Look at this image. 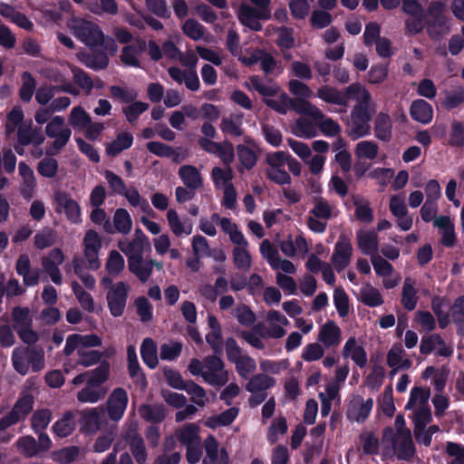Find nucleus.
Returning a JSON list of instances; mask_svg holds the SVG:
<instances>
[{"label":"nucleus","mask_w":464,"mask_h":464,"mask_svg":"<svg viewBox=\"0 0 464 464\" xmlns=\"http://www.w3.org/2000/svg\"><path fill=\"white\" fill-rule=\"evenodd\" d=\"M125 268V261L123 256L117 250H111L109 252L105 269L111 276H119Z\"/></svg>","instance_id":"338daca9"},{"label":"nucleus","mask_w":464,"mask_h":464,"mask_svg":"<svg viewBox=\"0 0 464 464\" xmlns=\"http://www.w3.org/2000/svg\"><path fill=\"white\" fill-rule=\"evenodd\" d=\"M450 373V369L446 366L440 368H435L433 366H428L422 372V378L428 380L432 378V384L435 390L441 392L445 388L447 379Z\"/></svg>","instance_id":"c03bdc74"},{"label":"nucleus","mask_w":464,"mask_h":464,"mask_svg":"<svg viewBox=\"0 0 464 464\" xmlns=\"http://www.w3.org/2000/svg\"><path fill=\"white\" fill-rule=\"evenodd\" d=\"M177 440L184 446L200 444L199 426L195 423H186L175 430Z\"/></svg>","instance_id":"79ce46f5"},{"label":"nucleus","mask_w":464,"mask_h":464,"mask_svg":"<svg viewBox=\"0 0 464 464\" xmlns=\"http://www.w3.org/2000/svg\"><path fill=\"white\" fill-rule=\"evenodd\" d=\"M140 353L143 362L151 369L158 365L157 346L153 340L146 338L141 344Z\"/></svg>","instance_id":"774afa93"},{"label":"nucleus","mask_w":464,"mask_h":464,"mask_svg":"<svg viewBox=\"0 0 464 464\" xmlns=\"http://www.w3.org/2000/svg\"><path fill=\"white\" fill-rule=\"evenodd\" d=\"M353 250L350 237L345 234H341L331 257L332 265L338 272L343 271L350 265Z\"/></svg>","instance_id":"f3484780"},{"label":"nucleus","mask_w":464,"mask_h":464,"mask_svg":"<svg viewBox=\"0 0 464 464\" xmlns=\"http://www.w3.org/2000/svg\"><path fill=\"white\" fill-rule=\"evenodd\" d=\"M21 87L19 90V96L22 101L28 102L31 101L34 92H36V80L35 78L28 72H24L21 76Z\"/></svg>","instance_id":"69168bd1"},{"label":"nucleus","mask_w":464,"mask_h":464,"mask_svg":"<svg viewBox=\"0 0 464 464\" xmlns=\"http://www.w3.org/2000/svg\"><path fill=\"white\" fill-rule=\"evenodd\" d=\"M18 142L21 145L32 144L34 147L41 146L44 141V136L38 130L32 129V122L21 125L17 131Z\"/></svg>","instance_id":"37998d69"},{"label":"nucleus","mask_w":464,"mask_h":464,"mask_svg":"<svg viewBox=\"0 0 464 464\" xmlns=\"http://www.w3.org/2000/svg\"><path fill=\"white\" fill-rule=\"evenodd\" d=\"M278 247L287 257L304 256L309 252L308 243L303 235H297L295 237L288 235L278 243Z\"/></svg>","instance_id":"393cba45"},{"label":"nucleus","mask_w":464,"mask_h":464,"mask_svg":"<svg viewBox=\"0 0 464 464\" xmlns=\"http://www.w3.org/2000/svg\"><path fill=\"white\" fill-rule=\"evenodd\" d=\"M53 413L48 409L36 410L31 417V427L36 434L45 433L44 430L50 424Z\"/></svg>","instance_id":"5fc2aeb1"},{"label":"nucleus","mask_w":464,"mask_h":464,"mask_svg":"<svg viewBox=\"0 0 464 464\" xmlns=\"http://www.w3.org/2000/svg\"><path fill=\"white\" fill-rule=\"evenodd\" d=\"M356 244L361 252L371 257L378 255L379 240L376 232L360 229L356 232Z\"/></svg>","instance_id":"2f4dec72"},{"label":"nucleus","mask_w":464,"mask_h":464,"mask_svg":"<svg viewBox=\"0 0 464 464\" xmlns=\"http://www.w3.org/2000/svg\"><path fill=\"white\" fill-rule=\"evenodd\" d=\"M18 173L22 179L20 193L24 198L30 199L33 198L37 186L34 170L25 162L21 161L18 164Z\"/></svg>","instance_id":"f704fd0d"},{"label":"nucleus","mask_w":464,"mask_h":464,"mask_svg":"<svg viewBox=\"0 0 464 464\" xmlns=\"http://www.w3.org/2000/svg\"><path fill=\"white\" fill-rule=\"evenodd\" d=\"M317 340L324 348H336L342 342V330L334 321L329 320L320 326Z\"/></svg>","instance_id":"a878e982"},{"label":"nucleus","mask_w":464,"mask_h":464,"mask_svg":"<svg viewBox=\"0 0 464 464\" xmlns=\"http://www.w3.org/2000/svg\"><path fill=\"white\" fill-rule=\"evenodd\" d=\"M56 92H63L73 96L80 94L79 89L73 86L72 82H65L61 86H41L35 92V100L41 106H44L53 101Z\"/></svg>","instance_id":"c756f323"},{"label":"nucleus","mask_w":464,"mask_h":464,"mask_svg":"<svg viewBox=\"0 0 464 464\" xmlns=\"http://www.w3.org/2000/svg\"><path fill=\"white\" fill-rule=\"evenodd\" d=\"M347 93L356 104L346 121V132L353 140H358L370 133V122L377 111V104L368 89L360 82L350 84Z\"/></svg>","instance_id":"f257e3e1"},{"label":"nucleus","mask_w":464,"mask_h":464,"mask_svg":"<svg viewBox=\"0 0 464 464\" xmlns=\"http://www.w3.org/2000/svg\"><path fill=\"white\" fill-rule=\"evenodd\" d=\"M371 262L372 264L375 273L379 276L383 277V285L385 288L390 289L396 286L399 284V276L396 278H388L392 274L393 267L387 260H385L381 256L376 255L371 257Z\"/></svg>","instance_id":"e433bc0d"},{"label":"nucleus","mask_w":464,"mask_h":464,"mask_svg":"<svg viewBox=\"0 0 464 464\" xmlns=\"http://www.w3.org/2000/svg\"><path fill=\"white\" fill-rule=\"evenodd\" d=\"M167 220L171 232L176 237L188 236L192 233L193 225L188 218L181 219L175 209H169Z\"/></svg>","instance_id":"a19ab883"},{"label":"nucleus","mask_w":464,"mask_h":464,"mask_svg":"<svg viewBox=\"0 0 464 464\" xmlns=\"http://www.w3.org/2000/svg\"><path fill=\"white\" fill-rule=\"evenodd\" d=\"M353 204L355 208L354 216L362 223L370 224L373 221V210L367 199L361 196L353 197Z\"/></svg>","instance_id":"de8ad7c7"},{"label":"nucleus","mask_w":464,"mask_h":464,"mask_svg":"<svg viewBox=\"0 0 464 464\" xmlns=\"http://www.w3.org/2000/svg\"><path fill=\"white\" fill-rule=\"evenodd\" d=\"M242 123L243 114L235 113L223 117L219 128L227 135L238 137L243 134Z\"/></svg>","instance_id":"49530a36"},{"label":"nucleus","mask_w":464,"mask_h":464,"mask_svg":"<svg viewBox=\"0 0 464 464\" xmlns=\"http://www.w3.org/2000/svg\"><path fill=\"white\" fill-rule=\"evenodd\" d=\"M188 370L193 376L201 377L206 383L215 387H222L229 380V372L218 355L207 356L202 361L193 358Z\"/></svg>","instance_id":"f03ea898"},{"label":"nucleus","mask_w":464,"mask_h":464,"mask_svg":"<svg viewBox=\"0 0 464 464\" xmlns=\"http://www.w3.org/2000/svg\"><path fill=\"white\" fill-rule=\"evenodd\" d=\"M276 383V379L266 373L251 376L245 386L246 391L251 393L248 400L249 405L256 407L262 403L266 398V391L274 387Z\"/></svg>","instance_id":"9b49d317"},{"label":"nucleus","mask_w":464,"mask_h":464,"mask_svg":"<svg viewBox=\"0 0 464 464\" xmlns=\"http://www.w3.org/2000/svg\"><path fill=\"white\" fill-rule=\"evenodd\" d=\"M336 216L335 208L326 199L317 198L307 217V227L314 233H324L327 221Z\"/></svg>","instance_id":"423d86ee"},{"label":"nucleus","mask_w":464,"mask_h":464,"mask_svg":"<svg viewBox=\"0 0 464 464\" xmlns=\"http://www.w3.org/2000/svg\"><path fill=\"white\" fill-rule=\"evenodd\" d=\"M102 345V339L96 334H71L66 338L64 353L71 355L74 352L78 355V363L89 367L97 363L102 353L99 351L92 350V347Z\"/></svg>","instance_id":"7ed1b4c3"},{"label":"nucleus","mask_w":464,"mask_h":464,"mask_svg":"<svg viewBox=\"0 0 464 464\" xmlns=\"http://www.w3.org/2000/svg\"><path fill=\"white\" fill-rule=\"evenodd\" d=\"M292 132L299 138L311 139L317 135V128L310 120L299 118L292 125Z\"/></svg>","instance_id":"13d9d810"},{"label":"nucleus","mask_w":464,"mask_h":464,"mask_svg":"<svg viewBox=\"0 0 464 464\" xmlns=\"http://www.w3.org/2000/svg\"><path fill=\"white\" fill-rule=\"evenodd\" d=\"M387 365L392 369V372L408 370L412 362L401 344L396 343L388 351L386 356Z\"/></svg>","instance_id":"7c9ffc66"},{"label":"nucleus","mask_w":464,"mask_h":464,"mask_svg":"<svg viewBox=\"0 0 464 464\" xmlns=\"http://www.w3.org/2000/svg\"><path fill=\"white\" fill-rule=\"evenodd\" d=\"M372 406V399L364 400L361 395H353L347 406V418L356 422H362L368 418Z\"/></svg>","instance_id":"4be33fe9"},{"label":"nucleus","mask_w":464,"mask_h":464,"mask_svg":"<svg viewBox=\"0 0 464 464\" xmlns=\"http://www.w3.org/2000/svg\"><path fill=\"white\" fill-rule=\"evenodd\" d=\"M237 17L244 26L253 31H260L262 29L260 20L268 19L270 12L266 8H256L248 4H242L237 12Z\"/></svg>","instance_id":"a211bd4d"},{"label":"nucleus","mask_w":464,"mask_h":464,"mask_svg":"<svg viewBox=\"0 0 464 464\" xmlns=\"http://www.w3.org/2000/svg\"><path fill=\"white\" fill-rule=\"evenodd\" d=\"M37 391L31 381H27L11 412L19 420H24L33 410Z\"/></svg>","instance_id":"6ab92c4d"},{"label":"nucleus","mask_w":464,"mask_h":464,"mask_svg":"<svg viewBox=\"0 0 464 464\" xmlns=\"http://www.w3.org/2000/svg\"><path fill=\"white\" fill-rule=\"evenodd\" d=\"M206 457L203 464H228V454L225 449H218L217 440L208 436L204 441Z\"/></svg>","instance_id":"473e14b6"},{"label":"nucleus","mask_w":464,"mask_h":464,"mask_svg":"<svg viewBox=\"0 0 464 464\" xmlns=\"http://www.w3.org/2000/svg\"><path fill=\"white\" fill-rule=\"evenodd\" d=\"M235 246L232 250V257L235 266L243 271L247 272L252 266V257L248 251V242L246 238H242L238 242L234 243Z\"/></svg>","instance_id":"c9c22d12"},{"label":"nucleus","mask_w":464,"mask_h":464,"mask_svg":"<svg viewBox=\"0 0 464 464\" xmlns=\"http://www.w3.org/2000/svg\"><path fill=\"white\" fill-rule=\"evenodd\" d=\"M147 246H149L148 239L140 229L136 230L135 237L131 240L123 239L118 242V247L127 256L128 263L130 259L134 260L142 256Z\"/></svg>","instance_id":"412c9836"},{"label":"nucleus","mask_w":464,"mask_h":464,"mask_svg":"<svg viewBox=\"0 0 464 464\" xmlns=\"http://www.w3.org/2000/svg\"><path fill=\"white\" fill-rule=\"evenodd\" d=\"M179 178L183 185L190 189H198L203 187V178L200 170L193 165H183L179 169Z\"/></svg>","instance_id":"58836bf2"},{"label":"nucleus","mask_w":464,"mask_h":464,"mask_svg":"<svg viewBox=\"0 0 464 464\" xmlns=\"http://www.w3.org/2000/svg\"><path fill=\"white\" fill-rule=\"evenodd\" d=\"M434 227H437L441 236V244L445 246H453L456 243V233L454 224L448 216H440L434 219Z\"/></svg>","instance_id":"ea45409f"},{"label":"nucleus","mask_w":464,"mask_h":464,"mask_svg":"<svg viewBox=\"0 0 464 464\" xmlns=\"http://www.w3.org/2000/svg\"><path fill=\"white\" fill-rule=\"evenodd\" d=\"M418 301L417 291L415 288V281L410 277H406L401 291V304L403 307L409 311L416 307Z\"/></svg>","instance_id":"864d4df0"},{"label":"nucleus","mask_w":464,"mask_h":464,"mask_svg":"<svg viewBox=\"0 0 464 464\" xmlns=\"http://www.w3.org/2000/svg\"><path fill=\"white\" fill-rule=\"evenodd\" d=\"M90 114L82 107L74 106L68 116L69 124L74 129L82 130L91 122Z\"/></svg>","instance_id":"e2e57ef3"},{"label":"nucleus","mask_w":464,"mask_h":464,"mask_svg":"<svg viewBox=\"0 0 464 464\" xmlns=\"http://www.w3.org/2000/svg\"><path fill=\"white\" fill-rule=\"evenodd\" d=\"M321 132L326 137H336L342 132L341 125L333 120L332 118L326 117L322 111V117L315 118L314 120Z\"/></svg>","instance_id":"0e129e2a"},{"label":"nucleus","mask_w":464,"mask_h":464,"mask_svg":"<svg viewBox=\"0 0 464 464\" xmlns=\"http://www.w3.org/2000/svg\"><path fill=\"white\" fill-rule=\"evenodd\" d=\"M102 246V237L92 229L87 230L82 239L83 256L89 268L92 270H97L101 267L99 254Z\"/></svg>","instance_id":"4468645a"},{"label":"nucleus","mask_w":464,"mask_h":464,"mask_svg":"<svg viewBox=\"0 0 464 464\" xmlns=\"http://www.w3.org/2000/svg\"><path fill=\"white\" fill-rule=\"evenodd\" d=\"M12 364L15 372L25 375L30 370L39 372L44 368V353L41 348L17 346L12 353Z\"/></svg>","instance_id":"20e7f679"},{"label":"nucleus","mask_w":464,"mask_h":464,"mask_svg":"<svg viewBox=\"0 0 464 464\" xmlns=\"http://www.w3.org/2000/svg\"><path fill=\"white\" fill-rule=\"evenodd\" d=\"M54 209L59 214H64L72 224L78 225L82 222V210L79 203L67 192L58 190L53 197Z\"/></svg>","instance_id":"f8f14e48"},{"label":"nucleus","mask_w":464,"mask_h":464,"mask_svg":"<svg viewBox=\"0 0 464 464\" xmlns=\"http://www.w3.org/2000/svg\"><path fill=\"white\" fill-rule=\"evenodd\" d=\"M383 442L392 447V452L401 459H411L415 452L411 432L394 435V430L387 428L383 431Z\"/></svg>","instance_id":"9d476101"},{"label":"nucleus","mask_w":464,"mask_h":464,"mask_svg":"<svg viewBox=\"0 0 464 464\" xmlns=\"http://www.w3.org/2000/svg\"><path fill=\"white\" fill-rule=\"evenodd\" d=\"M245 85L248 90L256 91L266 98L275 96L279 91L277 85L266 83L258 76H251Z\"/></svg>","instance_id":"603ef678"},{"label":"nucleus","mask_w":464,"mask_h":464,"mask_svg":"<svg viewBox=\"0 0 464 464\" xmlns=\"http://www.w3.org/2000/svg\"><path fill=\"white\" fill-rule=\"evenodd\" d=\"M234 170L230 166H216L211 169V179L218 189L233 186Z\"/></svg>","instance_id":"a18cd8bd"},{"label":"nucleus","mask_w":464,"mask_h":464,"mask_svg":"<svg viewBox=\"0 0 464 464\" xmlns=\"http://www.w3.org/2000/svg\"><path fill=\"white\" fill-rule=\"evenodd\" d=\"M316 96L322 101L335 105L347 106L352 97L347 93V88L344 92H341L336 88L330 85H324L320 87L316 92Z\"/></svg>","instance_id":"4c0bfd02"},{"label":"nucleus","mask_w":464,"mask_h":464,"mask_svg":"<svg viewBox=\"0 0 464 464\" xmlns=\"http://www.w3.org/2000/svg\"><path fill=\"white\" fill-rule=\"evenodd\" d=\"M349 372L350 369L348 365H339L335 369L334 382L326 385L324 392L319 393V399L321 401V414L323 417L329 415L332 409V402L335 399L339 398V391L345 382Z\"/></svg>","instance_id":"6e6552de"},{"label":"nucleus","mask_w":464,"mask_h":464,"mask_svg":"<svg viewBox=\"0 0 464 464\" xmlns=\"http://www.w3.org/2000/svg\"><path fill=\"white\" fill-rule=\"evenodd\" d=\"M154 267L160 271L162 269V263L151 258L143 259L142 256L134 260L130 259L128 263L129 270L142 283L149 280Z\"/></svg>","instance_id":"bb28decb"},{"label":"nucleus","mask_w":464,"mask_h":464,"mask_svg":"<svg viewBox=\"0 0 464 464\" xmlns=\"http://www.w3.org/2000/svg\"><path fill=\"white\" fill-rule=\"evenodd\" d=\"M102 410L98 408L92 409L82 413V429L89 433L96 432L101 428V417Z\"/></svg>","instance_id":"680f3d73"},{"label":"nucleus","mask_w":464,"mask_h":464,"mask_svg":"<svg viewBox=\"0 0 464 464\" xmlns=\"http://www.w3.org/2000/svg\"><path fill=\"white\" fill-rule=\"evenodd\" d=\"M70 27L76 37L90 47H98L104 43V34L100 27L90 21L76 18L72 20Z\"/></svg>","instance_id":"1a4fd4ad"},{"label":"nucleus","mask_w":464,"mask_h":464,"mask_svg":"<svg viewBox=\"0 0 464 464\" xmlns=\"http://www.w3.org/2000/svg\"><path fill=\"white\" fill-rule=\"evenodd\" d=\"M133 142V137L129 132H121L116 139L106 147V152L109 156L114 157L122 150L129 149Z\"/></svg>","instance_id":"4d7b16f0"},{"label":"nucleus","mask_w":464,"mask_h":464,"mask_svg":"<svg viewBox=\"0 0 464 464\" xmlns=\"http://www.w3.org/2000/svg\"><path fill=\"white\" fill-rule=\"evenodd\" d=\"M392 123L390 115L380 111L374 120L375 136L382 140H388L392 136Z\"/></svg>","instance_id":"8fccbe9b"},{"label":"nucleus","mask_w":464,"mask_h":464,"mask_svg":"<svg viewBox=\"0 0 464 464\" xmlns=\"http://www.w3.org/2000/svg\"><path fill=\"white\" fill-rule=\"evenodd\" d=\"M52 446L53 442L46 433H40L37 440L31 435H24L15 442L17 451L26 458H33L41 452L48 451Z\"/></svg>","instance_id":"ddd939ff"},{"label":"nucleus","mask_w":464,"mask_h":464,"mask_svg":"<svg viewBox=\"0 0 464 464\" xmlns=\"http://www.w3.org/2000/svg\"><path fill=\"white\" fill-rule=\"evenodd\" d=\"M430 391L429 388L413 387L411 391L409 401L405 408L413 414V420H431V411L429 405Z\"/></svg>","instance_id":"0eeeda50"},{"label":"nucleus","mask_w":464,"mask_h":464,"mask_svg":"<svg viewBox=\"0 0 464 464\" xmlns=\"http://www.w3.org/2000/svg\"><path fill=\"white\" fill-rule=\"evenodd\" d=\"M342 356L351 359L358 367L363 368L367 364V353L362 343L355 336H350L343 344Z\"/></svg>","instance_id":"b1692460"},{"label":"nucleus","mask_w":464,"mask_h":464,"mask_svg":"<svg viewBox=\"0 0 464 464\" xmlns=\"http://www.w3.org/2000/svg\"><path fill=\"white\" fill-rule=\"evenodd\" d=\"M267 328L264 327L261 336L264 339H281L286 334L285 327L288 326L290 322L285 314L277 310H269L266 314Z\"/></svg>","instance_id":"dca6fc26"},{"label":"nucleus","mask_w":464,"mask_h":464,"mask_svg":"<svg viewBox=\"0 0 464 464\" xmlns=\"http://www.w3.org/2000/svg\"><path fill=\"white\" fill-rule=\"evenodd\" d=\"M129 285L124 282H118L111 286L107 294V302L111 314L121 316L125 309Z\"/></svg>","instance_id":"aec40b11"},{"label":"nucleus","mask_w":464,"mask_h":464,"mask_svg":"<svg viewBox=\"0 0 464 464\" xmlns=\"http://www.w3.org/2000/svg\"><path fill=\"white\" fill-rule=\"evenodd\" d=\"M128 401V394L122 388L112 391L107 401L108 412L112 420L117 421L122 418Z\"/></svg>","instance_id":"cd10ccee"},{"label":"nucleus","mask_w":464,"mask_h":464,"mask_svg":"<svg viewBox=\"0 0 464 464\" xmlns=\"http://www.w3.org/2000/svg\"><path fill=\"white\" fill-rule=\"evenodd\" d=\"M44 133L52 140L46 147L45 154L55 156L68 144L72 132L64 118L55 115L45 125Z\"/></svg>","instance_id":"39448f33"},{"label":"nucleus","mask_w":464,"mask_h":464,"mask_svg":"<svg viewBox=\"0 0 464 464\" xmlns=\"http://www.w3.org/2000/svg\"><path fill=\"white\" fill-rule=\"evenodd\" d=\"M75 425L74 414L72 411H67L54 422L52 430L56 436L65 438L73 432Z\"/></svg>","instance_id":"09e8293b"},{"label":"nucleus","mask_w":464,"mask_h":464,"mask_svg":"<svg viewBox=\"0 0 464 464\" xmlns=\"http://www.w3.org/2000/svg\"><path fill=\"white\" fill-rule=\"evenodd\" d=\"M360 301L367 306L375 307L383 304V298L378 289L367 284L360 290Z\"/></svg>","instance_id":"052dcab7"},{"label":"nucleus","mask_w":464,"mask_h":464,"mask_svg":"<svg viewBox=\"0 0 464 464\" xmlns=\"http://www.w3.org/2000/svg\"><path fill=\"white\" fill-rule=\"evenodd\" d=\"M106 390L92 384H86L77 394V399L82 403H95L104 398Z\"/></svg>","instance_id":"bf43d9fd"},{"label":"nucleus","mask_w":464,"mask_h":464,"mask_svg":"<svg viewBox=\"0 0 464 464\" xmlns=\"http://www.w3.org/2000/svg\"><path fill=\"white\" fill-rule=\"evenodd\" d=\"M411 115L415 121L427 124L432 120V107L426 101L417 100L411 106Z\"/></svg>","instance_id":"3c124183"},{"label":"nucleus","mask_w":464,"mask_h":464,"mask_svg":"<svg viewBox=\"0 0 464 464\" xmlns=\"http://www.w3.org/2000/svg\"><path fill=\"white\" fill-rule=\"evenodd\" d=\"M420 352L422 354L435 353L439 356L448 357L451 355L453 350L439 334H431L421 338Z\"/></svg>","instance_id":"c85d7f7f"},{"label":"nucleus","mask_w":464,"mask_h":464,"mask_svg":"<svg viewBox=\"0 0 464 464\" xmlns=\"http://www.w3.org/2000/svg\"><path fill=\"white\" fill-rule=\"evenodd\" d=\"M146 48V44L143 40H136L133 44H129L121 50L120 55L121 62L125 66L140 68V55Z\"/></svg>","instance_id":"72a5a7b5"},{"label":"nucleus","mask_w":464,"mask_h":464,"mask_svg":"<svg viewBox=\"0 0 464 464\" xmlns=\"http://www.w3.org/2000/svg\"><path fill=\"white\" fill-rule=\"evenodd\" d=\"M139 413L145 420L156 423L161 422L166 417L165 407L161 404L141 405Z\"/></svg>","instance_id":"6e6d98bb"},{"label":"nucleus","mask_w":464,"mask_h":464,"mask_svg":"<svg viewBox=\"0 0 464 464\" xmlns=\"http://www.w3.org/2000/svg\"><path fill=\"white\" fill-rule=\"evenodd\" d=\"M124 438L137 464H146L148 452L143 438L138 433L136 421L130 423Z\"/></svg>","instance_id":"2eb2a0df"},{"label":"nucleus","mask_w":464,"mask_h":464,"mask_svg":"<svg viewBox=\"0 0 464 464\" xmlns=\"http://www.w3.org/2000/svg\"><path fill=\"white\" fill-rule=\"evenodd\" d=\"M64 260L63 252L60 248H53L47 256L42 258V266L44 271L49 275L51 280L55 285L62 284V274L59 266Z\"/></svg>","instance_id":"5701e85b"}]
</instances>
